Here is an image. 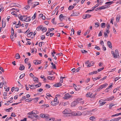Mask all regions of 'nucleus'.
I'll return each mask as SVG.
<instances>
[{
	"mask_svg": "<svg viewBox=\"0 0 121 121\" xmlns=\"http://www.w3.org/2000/svg\"><path fill=\"white\" fill-rule=\"evenodd\" d=\"M111 53L115 58H116L117 57V56L119 57L118 51L117 49H116L115 50V53L113 51H111Z\"/></svg>",
	"mask_w": 121,
	"mask_h": 121,
	"instance_id": "1",
	"label": "nucleus"
},
{
	"mask_svg": "<svg viewBox=\"0 0 121 121\" xmlns=\"http://www.w3.org/2000/svg\"><path fill=\"white\" fill-rule=\"evenodd\" d=\"M70 110L69 109H65L63 112V113L64 114H69L70 115H68V116H69L70 115V114H71V115H72L71 114L72 113L70 112Z\"/></svg>",
	"mask_w": 121,
	"mask_h": 121,
	"instance_id": "2",
	"label": "nucleus"
},
{
	"mask_svg": "<svg viewBox=\"0 0 121 121\" xmlns=\"http://www.w3.org/2000/svg\"><path fill=\"white\" fill-rule=\"evenodd\" d=\"M23 17V21H25L26 22H29L31 20L30 17H28L27 16L25 15H24Z\"/></svg>",
	"mask_w": 121,
	"mask_h": 121,
	"instance_id": "3",
	"label": "nucleus"
},
{
	"mask_svg": "<svg viewBox=\"0 0 121 121\" xmlns=\"http://www.w3.org/2000/svg\"><path fill=\"white\" fill-rule=\"evenodd\" d=\"M40 117L43 118H46L47 120V119L49 117V116L48 114H40Z\"/></svg>",
	"mask_w": 121,
	"mask_h": 121,
	"instance_id": "4",
	"label": "nucleus"
},
{
	"mask_svg": "<svg viewBox=\"0 0 121 121\" xmlns=\"http://www.w3.org/2000/svg\"><path fill=\"white\" fill-rule=\"evenodd\" d=\"M79 102H78V101H75L71 103V106L72 107H74Z\"/></svg>",
	"mask_w": 121,
	"mask_h": 121,
	"instance_id": "5",
	"label": "nucleus"
},
{
	"mask_svg": "<svg viewBox=\"0 0 121 121\" xmlns=\"http://www.w3.org/2000/svg\"><path fill=\"white\" fill-rule=\"evenodd\" d=\"M91 15L89 14H85L82 16V18L83 19H85L86 18H88L90 17L91 16Z\"/></svg>",
	"mask_w": 121,
	"mask_h": 121,
	"instance_id": "6",
	"label": "nucleus"
},
{
	"mask_svg": "<svg viewBox=\"0 0 121 121\" xmlns=\"http://www.w3.org/2000/svg\"><path fill=\"white\" fill-rule=\"evenodd\" d=\"M71 96L69 95L67 93L65 95V96L63 97L64 99H68L70 98Z\"/></svg>",
	"mask_w": 121,
	"mask_h": 121,
	"instance_id": "7",
	"label": "nucleus"
},
{
	"mask_svg": "<svg viewBox=\"0 0 121 121\" xmlns=\"http://www.w3.org/2000/svg\"><path fill=\"white\" fill-rule=\"evenodd\" d=\"M73 13L71 15L72 16H77L79 14V13H78L77 12H76L75 11H73Z\"/></svg>",
	"mask_w": 121,
	"mask_h": 121,
	"instance_id": "8",
	"label": "nucleus"
},
{
	"mask_svg": "<svg viewBox=\"0 0 121 121\" xmlns=\"http://www.w3.org/2000/svg\"><path fill=\"white\" fill-rule=\"evenodd\" d=\"M34 63L35 65H37L40 64L41 63V62L40 61L36 60L34 61Z\"/></svg>",
	"mask_w": 121,
	"mask_h": 121,
	"instance_id": "9",
	"label": "nucleus"
},
{
	"mask_svg": "<svg viewBox=\"0 0 121 121\" xmlns=\"http://www.w3.org/2000/svg\"><path fill=\"white\" fill-rule=\"evenodd\" d=\"M116 0H114L113 1H112L107 2H106L105 4H108V5H110L115 2V1Z\"/></svg>",
	"mask_w": 121,
	"mask_h": 121,
	"instance_id": "10",
	"label": "nucleus"
},
{
	"mask_svg": "<svg viewBox=\"0 0 121 121\" xmlns=\"http://www.w3.org/2000/svg\"><path fill=\"white\" fill-rule=\"evenodd\" d=\"M24 15L22 16L20 14L18 15V17L19 19L22 21H23V17Z\"/></svg>",
	"mask_w": 121,
	"mask_h": 121,
	"instance_id": "11",
	"label": "nucleus"
},
{
	"mask_svg": "<svg viewBox=\"0 0 121 121\" xmlns=\"http://www.w3.org/2000/svg\"><path fill=\"white\" fill-rule=\"evenodd\" d=\"M34 4H33V5L32 7L31 8V9H32L33 8L35 7L37 5H38L39 4V2H34Z\"/></svg>",
	"mask_w": 121,
	"mask_h": 121,
	"instance_id": "12",
	"label": "nucleus"
},
{
	"mask_svg": "<svg viewBox=\"0 0 121 121\" xmlns=\"http://www.w3.org/2000/svg\"><path fill=\"white\" fill-rule=\"evenodd\" d=\"M65 17H66L65 16H63V14H61L59 16V19L61 21H62V18L63 19H64Z\"/></svg>",
	"mask_w": 121,
	"mask_h": 121,
	"instance_id": "13",
	"label": "nucleus"
},
{
	"mask_svg": "<svg viewBox=\"0 0 121 121\" xmlns=\"http://www.w3.org/2000/svg\"><path fill=\"white\" fill-rule=\"evenodd\" d=\"M114 97L113 96L108 98L107 99H106V100L108 101H111L113 99Z\"/></svg>",
	"mask_w": 121,
	"mask_h": 121,
	"instance_id": "14",
	"label": "nucleus"
},
{
	"mask_svg": "<svg viewBox=\"0 0 121 121\" xmlns=\"http://www.w3.org/2000/svg\"><path fill=\"white\" fill-rule=\"evenodd\" d=\"M90 92L87 93L86 95V96L88 97H90V98H92L93 97L92 95V94H90Z\"/></svg>",
	"mask_w": 121,
	"mask_h": 121,
	"instance_id": "15",
	"label": "nucleus"
},
{
	"mask_svg": "<svg viewBox=\"0 0 121 121\" xmlns=\"http://www.w3.org/2000/svg\"><path fill=\"white\" fill-rule=\"evenodd\" d=\"M33 80L35 81V82L36 83H37L38 82L39 79L38 78L35 77L33 78Z\"/></svg>",
	"mask_w": 121,
	"mask_h": 121,
	"instance_id": "16",
	"label": "nucleus"
},
{
	"mask_svg": "<svg viewBox=\"0 0 121 121\" xmlns=\"http://www.w3.org/2000/svg\"><path fill=\"white\" fill-rule=\"evenodd\" d=\"M107 44L108 46L111 48H112V43L111 42L108 41L107 42Z\"/></svg>",
	"mask_w": 121,
	"mask_h": 121,
	"instance_id": "17",
	"label": "nucleus"
},
{
	"mask_svg": "<svg viewBox=\"0 0 121 121\" xmlns=\"http://www.w3.org/2000/svg\"><path fill=\"white\" fill-rule=\"evenodd\" d=\"M55 78V77L54 76L51 77V76H48V78L50 80H53Z\"/></svg>",
	"mask_w": 121,
	"mask_h": 121,
	"instance_id": "18",
	"label": "nucleus"
},
{
	"mask_svg": "<svg viewBox=\"0 0 121 121\" xmlns=\"http://www.w3.org/2000/svg\"><path fill=\"white\" fill-rule=\"evenodd\" d=\"M25 68V66H24L22 65L21 64L19 68V69L20 70H23Z\"/></svg>",
	"mask_w": 121,
	"mask_h": 121,
	"instance_id": "19",
	"label": "nucleus"
},
{
	"mask_svg": "<svg viewBox=\"0 0 121 121\" xmlns=\"http://www.w3.org/2000/svg\"><path fill=\"white\" fill-rule=\"evenodd\" d=\"M108 7L107 5H106L105 6H103L99 7V10H101L102 9H105L106 8Z\"/></svg>",
	"mask_w": 121,
	"mask_h": 121,
	"instance_id": "20",
	"label": "nucleus"
},
{
	"mask_svg": "<svg viewBox=\"0 0 121 121\" xmlns=\"http://www.w3.org/2000/svg\"><path fill=\"white\" fill-rule=\"evenodd\" d=\"M29 85L30 86V87H29L32 89H34L35 88V86L32 85Z\"/></svg>",
	"mask_w": 121,
	"mask_h": 121,
	"instance_id": "21",
	"label": "nucleus"
},
{
	"mask_svg": "<svg viewBox=\"0 0 121 121\" xmlns=\"http://www.w3.org/2000/svg\"><path fill=\"white\" fill-rule=\"evenodd\" d=\"M12 4H13V3H12L11 4V5H12ZM13 4H14V5H13V6H16L18 7H19V8H20L21 7V5L19 4H16V3H13Z\"/></svg>",
	"mask_w": 121,
	"mask_h": 121,
	"instance_id": "22",
	"label": "nucleus"
},
{
	"mask_svg": "<svg viewBox=\"0 0 121 121\" xmlns=\"http://www.w3.org/2000/svg\"><path fill=\"white\" fill-rule=\"evenodd\" d=\"M21 26V25L20 22L19 21H18V23L15 26V27L17 28L19 27L20 26Z\"/></svg>",
	"mask_w": 121,
	"mask_h": 121,
	"instance_id": "23",
	"label": "nucleus"
},
{
	"mask_svg": "<svg viewBox=\"0 0 121 121\" xmlns=\"http://www.w3.org/2000/svg\"><path fill=\"white\" fill-rule=\"evenodd\" d=\"M15 57L17 59H19L20 58V56L18 53H17L16 54Z\"/></svg>",
	"mask_w": 121,
	"mask_h": 121,
	"instance_id": "24",
	"label": "nucleus"
},
{
	"mask_svg": "<svg viewBox=\"0 0 121 121\" xmlns=\"http://www.w3.org/2000/svg\"><path fill=\"white\" fill-rule=\"evenodd\" d=\"M108 84L107 83H106L102 85H100V86H101L102 89H103L105 87H106L108 85Z\"/></svg>",
	"mask_w": 121,
	"mask_h": 121,
	"instance_id": "25",
	"label": "nucleus"
},
{
	"mask_svg": "<svg viewBox=\"0 0 121 121\" xmlns=\"http://www.w3.org/2000/svg\"><path fill=\"white\" fill-rule=\"evenodd\" d=\"M48 121H54L55 120V118H48L47 119Z\"/></svg>",
	"mask_w": 121,
	"mask_h": 121,
	"instance_id": "26",
	"label": "nucleus"
},
{
	"mask_svg": "<svg viewBox=\"0 0 121 121\" xmlns=\"http://www.w3.org/2000/svg\"><path fill=\"white\" fill-rule=\"evenodd\" d=\"M101 78V75H99V76L96 78H92L93 79V81H95L97 79H99Z\"/></svg>",
	"mask_w": 121,
	"mask_h": 121,
	"instance_id": "27",
	"label": "nucleus"
},
{
	"mask_svg": "<svg viewBox=\"0 0 121 121\" xmlns=\"http://www.w3.org/2000/svg\"><path fill=\"white\" fill-rule=\"evenodd\" d=\"M99 103L101 105H104V104L106 103V102H102V100H100L99 101Z\"/></svg>",
	"mask_w": 121,
	"mask_h": 121,
	"instance_id": "28",
	"label": "nucleus"
},
{
	"mask_svg": "<svg viewBox=\"0 0 121 121\" xmlns=\"http://www.w3.org/2000/svg\"><path fill=\"white\" fill-rule=\"evenodd\" d=\"M48 74L49 75H52L53 74H55V73L54 72L53 70L51 71H49L48 72Z\"/></svg>",
	"mask_w": 121,
	"mask_h": 121,
	"instance_id": "29",
	"label": "nucleus"
},
{
	"mask_svg": "<svg viewBox=\"0 0 121 121\" xmlns=\"http://www.w3.org/2000/svg\"><path fill=\"white\" fill-rule=\"evenodd\" d=\"M96 118V117L93 116L90 117L89 118V119L90 120L93 121Z\"/></svg>",
	"mask_w": 121,
	"mask_h": 121,
	"instance_id": "30",
	"label": "nucleus"
},
{
	"mask_svg": "<svg viewBox=\"0 0 121 121\" xmlns=\"http://www.w3.org/2000/svg\"><path fill=\"white\" fill-rule=\"evenodd\" d=\"M43 27V26L42 25H41L40 26H38L37 28V30L38 31H39V30H41L42 28Z\"/></svg>",
	"mask_w": 121,
	"mask_h": 121,
	"instance_id": "31",
	"label": "nucleus"
},
{
	"mask_svg": "<svg viewBox=\"0 0 121 121\" xmlns=\"http://www.w3.org/2000/svg\"><path fill=\"white\" fill-rule=\"evenodd\" d=\"M97 73V71H93L92 72H91L89 73V74L90 75L93 74H96Z\"/></svg>",
	"mask_w": 121,
	"mask_h": 121,
	"instance_id": "32",
	"label": "nucleus"
},
{
	"mask_svg": "<svg viewBox=\"0 0 121 121\" xmlns=\"http://www.w3.org/2000/svg\"><path fill=\"white\" fill-rule=\"evenodd\" d=\"M30 112L31 113V115L35 114L37 113V111L36 110H33Z\"/></svg>",
	"mask_w": 121,
	"mask_h": 121,
	"instance_id": "33",
	"label": "nucleus"
},
{
	"mask_svg": "<svg viewBox=\"0 0 121 121\" xmlns=\"http://www.w3.org/2000/svg\"><path fill=\"white\" fill-rule=\"evenodd\" d=\"M41 82H39V83L38 84H37L36 85H35V86L37 88V87H39L40 86H41Z\"/></svg>",
	"mask_w": 121,
	"mask_h": 121,
	"instance_id": "34",
	"label": "nucleus"
},
{
	"mask_svg": "<svg viewBox=\"0 0 121 121\" xmlns=\"http://www.w3.org/2000/svg\"><path fill=\"white\" fill-rule=\"evenodd\" d=\"M47 30V28L45 27H43V28L42 29V31L43 32H46V31Z\"/></svg>",
	"mask_w": 121,
	"mask_h": 121,
	"instance_id": "35",
	"label": "nucleus"
},
{
	"mask_svg": "<svg viewBox=\"0 0 121 121\" xmlns=\"http://www.w3.org/2000/svg\"><path fill=\"white\" fill-rule=\"evenodd\" d=\"M120 17V16L119 15L118 16H117L116 19V21L117 22H119Z\"/></svg>",
	"mask_w": 121,
	"mask_h": 121,
	"instance_id": "36",
	"label": "nucleus"
},
{
	"mask_svg": "<svg viewBox=\"0 0 121 121\" xmlns=\"http://www.w3.org/2000/svg\"><path fill=\"white\" fill-rule=\"evenodd\" d=\"M13 109L12 107L8 109H4L7 112H9L10 110Z\"/></svg>",
	"mask_w": 121,
	"mask_h": 121,
	"instance_id": "37",
	"label": "nucleus"
},
{
	"mask_svg": "<svg viewBox=\"0 0 121 121\" xmlns=\"http://www.w3.org/2000/svg\"><path fill=\"white\" fill-rule=\"evenodd\" d=\"M105 23H103L101 24V27L103 28H104L105 27Z\"/></svg>",
	"mask_w": 121,
	"mask_h": 121,
	"instance_id": "38",
	"label": "nucleus"
},
{
	"mask_svg": "<svg viewBox=\"0 0 121 121\" xmlns=\"http://www.w3.org/2000/svg\"><path fill=\"white\" fill-rule=\"evenodd\" d=\"M81 52L82 53H87L88 52L87 51L84 50H81Z\"/></svg>",
	"mask_w": 121,
	"mask_h": 121,
	"instance_id": "39",
	"label": "nucleus"
},
{
	"mask_svg": "<svg viewBox=\"0 0 121 121\" xmlns=\"http://www.w3.org/2000/svg\"><path fill=\"white\" fill-rule=\"evenodd\" d=\"M55 102L54 101H52L51 102V104L53 106H56V103H55Z\"/></svg>",
	"mask_w": 121,
	"mask_h": 121,
	"instance_id": "40",
	"label": "nucleus"
},
{
	"mask_svg": "<svg viewBox=\"0 0 121 121\" xmlns=\"http://www.w3.org/2000/svg\"><path fill=\"white\" fill-rule=\"evenodd\" d=\"M74 6L71 5V6H70L68 8V9L69 10H71L73 9L74 8Z\"/></svg>",
	"mask_w": 121,
	"mask_h": 121,
	"instance_id": "41",
	"label": "nucleus"
},
{
	"mask_svg": "<svg viewBox=\"0 0 121 121\" xmlns=\"http://www.w3.org/2000/svg\"><path fill=\"white\" fill-rule=\"evenodd\" d=\"M33 33V32H30L27 35V36L28 37H30L32 35Z\"/></svg>",
	"mask_w": 121,
	"mask_h": 121,
	"instance_id": "42",
	"label": "nucleus"
},
{
	"mask_svg": "<svg viewBox=\"0 0 121 121\" xmlns=\"http://www.w3.org/2000/svg\"><path fill=\"white\" fill-rule=\"evenodd\" d=\"M12 119V118L11 117H10L9 118L8 117H7L5 120V121H7L9 120H11Z\"/></svg>",
	"mask_w": 121,
	"mask_h": 121,
	"instance_id": "43",
	"label": "nucleus"
},
{
	"mask_svg": "<svg viewBox=\"0 0 121 121\" xmlns=\"http://www.w3.org/2000/svg\"><path fill=\"white\" fill-rule=\"evenodd\" d=\"M11 30H12V31H11V34H12V35L11 36H12H12H13V35H14V30L12 27V28Z\"/></svg>",
	"mask_w": 121,
	"mask_h": 121,
	"instance_id": "44",
	"label": "nucleus"
},
{
	"mask_svg": "<svg viewBox=\"0 0 121 121\" xmlns=\"http://www.w3.org/2000/svg\"><path fill=\"white\" fill-rule=\"evenodd\" d=\"M58 24L59 25V26L60 27L63 26L65 25L64 23H59Z\"/></svg>",
	"mask_w": 121,
	"mask_h": 121,
	"instance_id": "45",
	"label": "nucleus"
},
{
	"mask_svg": "<svg viewBox=\"0 0 121 121\" xmlns=\"http://www.w3.org/2000/svg\"><path fill=\"white\" fill-rule=\"evenodd\" d=\"M81 115V113H77L76 114L75 113L73 115H74L76 116H80Z\"/></svg>",
	"mask_w": 121,
	"mask_h": 121,
	"instance_id": "46",
	"label": "nucleus"
},
{
	"mask_svg": "<svg viewBox=\"0 0 121 121\" xmlns=\"http://www.w3.org/2000/svg\"><path fill=\"white\" fill-rule=\"evenodd\" d=\"M99 24L98 22H96L95 23V25L96 26L95 27H98L99 26Z\"/></svg>",
	"mask_w": 121,
	"mask_h": 121,
	"instance_id": "47",
	"label": "nucleus"
},
{
	"mask_svg": "<svg viewBox=\"0 0 121 121\" xmlns=\"http://www.w3.org/2000/svg\"><path fill=\"white\" fill-rule=\"evenodd\" d=\"M121 119V117H119L117 118L114 119L115 121H118Z\"/></svg>",
	"mask_w": 121,
	"mask_h": 121,
	"instance_id": "48",
	"label": "nucleus"
},
{
	"mask_svg": "<svg viewBox=\"0 0 121 121\" xmlns=\"http://www.w3.org/2000/svg\"><path fill=\"white\" fill-rule=\"evenodd\" d=\"M94 84L92 85L91 86H88L85 89L86 90H89V89H90L93 85Z\"/></svg>",
	"mask_w": 121,
	"mask_h": 121,
	"instance_id": "49",
	"label": "nucleus"
},
{
	"mask_svg": "<svg viewBox=\"0 0 121 121\" xmlns=\"http://www.w3.org/2000/svg\"><path fill=\"white\" fill-rule=\"evenodd\" d=\"M104 69V67H103L102 68H101L98 69L97 70V73L101 71V70H103Z\"/></svg>",
	"mask_w": 121,
	"mask_h": 121,
	"instance_id": "50",
	"label": "nucleus"
},
{
	"mask_svg": "<svg viewBox=\"0 0 121 121\" xmlns=\"http://www.w3.org/2000/svg\"><path fill=\"white\" fill-rule=\"evenodd\" d=\"M25 74H21L19 77V78L20 79L22 78L25 76Z\"/></svg>",
	"mask_w": 121,
	"mask_h": 121,
	"instance_id": "51",
	"label": "nucleus"
},
{
	"mask_svg": "<svg viewBox=\"0 0 121 121\" xmlns=\"http://www.w3.org/2000/svg\"><path fill=\"white\" fill-rule=\"evenodd\" d=\"M41 39L42 40H43L45 38V37L44 35H43L40 36Z\"/></svg>",
	"mask_w": 121,
	"mask_h": 121,
	"instance_id": "52",
	"label": "nucleus"
},
{
	"mask_svg": "<svg viewBox=\"0 0 121 121\" xmlns=\"http://www.w3.org/2000/svg\"><path fill=\"white\" fill-rule=\"evenodd\" d=\"M113 84V83H110V85L108 88H107V89H108L109 90L112 86Z\"/></svg>",
	"mask_w": 121,
	"mask_h": 121,
	"instance_id": "53",
	"label": "nucleus"
},
{
	"mask_svg": "<svg viewBox=\"0 0 121 121\" xmlns=\"http://www.w3.org/2000/svg\"><path fill=\"white\" fill-rule=\"evenodd\" d=\"M102 30H101L100 31V32L98 34V36H101L102 35Z\"/></svg>",
	"mask_w": 121,
	"mask_h": 121,
	"instance_id": "54",
	"label": "nucleus"
},
{
	"mask_svg": "<svg viewBox=\"0 0 121 121\" xmlns=\"http://www.w3.org/2000/svg\"><path fill=\"white\" fill-rule=\"evenodd\" d=\"M2 26L3 28H4L5 26V22H4V24H3V20H2Z\"/></svg>",
	"mask_w": 121,
	"mask_h": 121,
	"instance_id": "55",
	"label": "nucleus"
},
{
	"mask_svg": "<svg viewBox=\"0 0 121 121\" xmlns=\"http://www.w3.org/2000/svg\"><path fill=\"white\" fill-rule=\"evenodd\" d=\"M11 116L15 117L16 116V115L13 112L12 113L11 115Z\"/></svg>",
	"mask_w": 121,
	"mask_h": 121,
	"instance_id": "56",
	"label": "nucleus"
},
{
	"mask_svg": "<svg viewBox=\"0 0 121 121\" xmlns=\"http://www.w3.org/2000/svg\"><path fill=\"white\" fill-rule=\"evenodd\" d=\"M28 4L29 6L30 7H31V8L33 5V3H30Z\"/></svg>",
	"mask_w": 121,
	"mask_h": 121,
	"instance_id": "57",
	"label": "nucleus"
},
{
	"mask_svg": "<svg viewBox=\"0 0 121 121\" xmlns=\"http://www.w3.org/2000/svg\"><path fill=\"white\" fill-rule=\"evenodd\" d=\"M30 7L28 5H26L25 7V8L26 9L28 10Z\"/></svg>",
	"mask_w": 121,
	"mask_h": 121,
	"instance_id": "58",
	"label": "nucleus"
},
{
	"mask_svg": "<svg viewBox=\"0 0 121 121\" xmlns=\"http://www.w3.org/2000/svg\"><path fill=\"white\" fill-rule=\"evenodd\" d=\"M32 100V99H27L25 100V101L26 102H30Z\"/></svg>",
	"mask_w": 121,
	"mask_h": 121,
	"instance_id": "59",
	"label": "nucleus"
},
{
	"mask_svg": "<svg viewBox=\"0 0 121 121\" xmlns=\"http://www.w3.org/2000/svg\"><path fill=\"white\" fill-rule=\"evenodd\" d=\"M99 4H97L96 5H95L92 8L93 9H94L96 8V7H98Z\"/></svg>",
	"mask_w": 121,
	"mask_h": 121,
	"instance_id": "60",
	"label": "nucleus"
},
{
	"mask_svg": "<svg viewBox=\"0 0 121 121\" xmlns=\"http://www.w3.org/2000/svg\"><path fill=\"white\" fill-rule=\"evenodd\" d=\"M114 20V18L113 17H112V18L111 20V21H110V23H111L112 24H113V21Z\"/></svg>",
	"mask_w": 121,
	"mask_h": 121,
	"instance_id": "61",
	"label": "nucleus"
},
{
	"mask_svg": "<svg viewBox=\"0 0 121 121\" xmlns=\"http://www.w3.org/2000/svg\"><path fill=\"white\" fill-rule=\"evenodd\" d=\"M46 88H49L50 87V86L48 84H46Z\"/></svg>",
	"mask_w": 121,
	"mask_h": 121,
	"instance_id": "62",
	"label": "nucleus"
},
{
	"mask_svg": "<svg viewBox=\"0 0 121 121\" xmlns=\"http://www.w3.org/2000/svg\"><path fill=\"white\" fill-rule=\"evenodd\" d=\"M81 68L80 67H78L77 69H76V72H78L79 71V70Z\"/></svg>",
	"mask_w": 121,
	"mask_h": 121,
	"instance_id": "63",
	"label": "nucleus"
},
{
	"mask_svg": "<svg viewBox=\"0 0 121 121\" xmlns=\"http://www.w3.org/2000/svg\"><path fill=\"white\" fill-rule=\"evenodd\" d=\"M29 60V59L28 58H26L25 60V63L26 64L27 63V61Z\"/></svg>",
	"mask_w": 121,
	"mask_h": 121,
	"instance_id": "64",
	"label": "nucleus"
}]
</instances>
